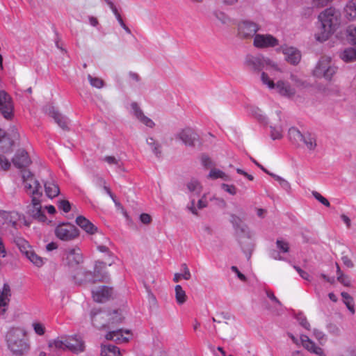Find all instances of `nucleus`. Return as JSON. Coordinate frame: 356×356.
I'll return each instance as SVG.
<instances>
[{
  "label": "nucleus",
  "instance_id": "f257e3e1",
  "mask_svg": "<svg viewBox=\"0 0 356 356\" xmlns=\"http://www.w3.org/2000/svg\"><path fill=\"white\" fill-rule=\"evenodd\" d=\"M261 80L268 88L275 90L280 95L286 98L293 97L298 90L307 86V83L296 74H291L289 80L280 79L275 83L266 72H263L261 74Z\"/></svg>",
  "mask_w": 356,
  "mask_h": 356
},
{
  "label": "nucleus",
  "instance_id": "f03ea898",
  "mask_svg": "<svg viewBox=\"0 0 356 356\" xmlns=\"http://www.w3.org/2000/svg\"><path fill=\"white\" fill-rule=\"evenodd\" d=\"M340 25V13L333 8L322 11L318 16L317 29L314 33L316 41L327 40Z\"/></svg>",
  "mask_w": 356,
  "mask_h": 356
},
{
  "label": "nucleus",
  "instance_id": "7ed1b4c3",
  "mask_svg": "<svg viewBox=\"0 0 356 356\" xmlns=\"http://www.w3.org/2000/svg\"><path fill=\"white\" fill-rule=\"evenodd\" d=\"M24 337L25 332L19 328H13L8 332V347L15 355H22L29 350L30 345Z\"/></svg>",
  "mask_w": 356,
  "mask_h": 356
},
{
  "label": "nucleus",
  "instance_id": "20e7f679",
  "mask_svg": "<svg viewBox=\"0 0 356 356\" xmlns=\"http://www.w3.org/2000/svg\"><path fill=\"white\" fill-rule=\"evenodd\" d=\"M290 140L298 147L306 149L309 153H314L317 148V141L315 135L309 133H301L298 129L291 127L288 132Z\"/></svg>",
  "mask_w": 356,
  "mask_h": 356
},
{
  "label": "nucleus",
  "instance_id": "39448f33",
  "mask_svg": "<svg viewBox=\"0 0 356 356\" xmlns=\"http://www.w3.org/2000/svg\"><path fill=\"white\" fill-rule=\"evenodd\" d=\"M245 65L250 70L254 71H261L265 70L271 74L273 72H282L277 63L269 58L264 56H248L245 60Z\"/></svg>",
  "mask_w": 356,
  "mask_h": 356
},
{
  "label": "nucleus",
  "instance_id": "423d86ee",
  "mask_svg": "<svg viewBox=\"0 0 356 356\" xmlns=\"http://www.w3.org/2000/svg\"><path fill=\"white\" fill-rule=\"evenodd\" d=\"M21 177L23 189L28 195L31 197L42 195V186L31 172L22 170Z\"/></svg>",
  "mask_w": 356,
  "mask_h": 356
},
{
  "label": "nucleus",
  "instance_id": "0eeeda50",
  "mask_svg": "<svg viewBox=\"0 0 356 356\" xmlns=\"http://www.w3.org/2000/svg\"><path fill=\"white\" fill-rule=\"evenodd\" d=\"M337 72V67L332 61L330 56H322L318 61L313 70V75L318 78H325L326 80H330L333 75Z\"/></svg>",
  "mask_w": 356,
  "mask_h": 356
},
{
  "label": "nucleus",
  "instance_id": "6e6552de",
  "mask_svg": "<svg viewBox=\"0 0 356 356\" xmlns=\"http://www.w3.org/2000/svg\"><path fill=\"white\" fill-rule=\"evenodd\" d=\"M105 264L101 261H97L95 266L94 272L83 271L78 275L83 276V279H80L81 282L86 283H95L97 281H105L108 279V273L104 270ZM79 280V278H77Z\"/></svg>",
  "mask_w": 356,
  "mask_h": 356
},
{
  "label": "nucleus",
  "instance_id": "1a4fd4ad",
  "mask_svg": "<svg viewBox=\"0 0 356 356\" xmlns=\"http://www.w3.org/2000/svg\"><path fill=\"white\" fill-rule=\"evenodd\" d=\"M236 229L238 234V241L243 252L250 253L254 247V233L243 224L238 225Z\"/></svg>",
  "mask_w": 356,
  "mask_h": 356
},
{
  "label": "nucleus",
  "instance_id": "9d476101",
  "mask_svg": "<svg viewBox=\"0 0 356 356\" xmlns=\"http://www.w3.org/2000/svg\"><path fill=\"white\" fill-rule=\"evenodd\" d=\"M76 223L92 238L100 237L102 242L108 241V238L100 231L97 226L83 216H79L76 218Z\"/></svg>",
  "mask_w": 356,
  "mask_h": 356
},
{
  "label": "nucleus",
  "instance_id": "9b49d317",
  "mask_svg": "<svg viewBox=\"0 0 356 356\" xmlns=\"http://www.w3.org/2000/svg\"><path fill=\"white\" fill-rule=\"evenodd\" d=\"M56 237L62 241H68L77 238L79 235L78 229L72 224H59L55 229Z\"/></svg>",
  "mask_w": 356,
  "mask_h": 356
},
{
  "label": "nucleus",
  "instance_id": "f8f14e48",
  "mask_svg": "<svg viewBox=\"0 0 356 356\" xmlns=\"http://www.w3.org/2000/svg\"><path fill=\"white\" fill-rule=\"evenodd\" d=\"M259 30V24L250 20L241 21L237 26L238 35L241 38L254 37Z\"/></svg>",
  "mask_w": 356,
  "mask_h": 356
},
{
  "label": "nucleus",
  "instance_id": "ddd939ff",
  "mask_svg": "<svg viewBox=\"0 0 356 356\" xmlns=\"http://www.w3.org/2000/svg\"><path fill=\"white\" fill-rule=\"evenodd\" d=\"M253 44L258 49H268L278 46L280 42L271 34H256L254 37Z\"/></svg>",
  "mask_w": 356,
  "mask_h": 356
},
{
  "label": "nucleus",
  "instance_id": "4468645a",
  "mask_svg": "<svg viewBox=\"0 0 356 356\" xmlns=\"http://www.w3.org/2000/svg\"><path fill=\"white\" fill-rule=\"evenodd\" d=\"M187 193L191 198V206L189 210L194 214H197V208L195 204L194 197L199 196L202 191V186L200 182L196 179H191L186 184Z\"/></svg>",
  "mask_w": 356,
  "mask_h": 356
},
{
  "label": "nucleus",
  "instance_id": "2eb2a0df",
  "mask_svg": "<svg viewBox=\"0 0 356 356\" xmlns=\"http://www.w3.org/2000/svg\"><path fill=\"white\" fill-rule=\"evenodd\" d=\"M14 106L10 95L3 90L0 91V113L7 120L13 116Z\"/></svg>",
  "mask_w": 356,
  "mask_h": 356
},
{
  "label": "nucleus",
  "instance_id": "dca6fc26",
  "mask_svg": "<svg viewBox=\"0 0 356 356\" xmlns=\"http://www.w3.org/2000/svg\"><path fill=\"white\" fill-rule=\"evenodd\" d=\"M42 196L31 197V203L27 206L28 213L33 218L40 221H44L46 219L43 213L40 198Z\"/></svg>",
  "mask_w": 356,
  "mask_h": 356
},
{
  "label": "nucleus",
  "instance_id": "f3484780",
  "mask_svg": "<svg viewBox=\"0 0 356 356\" xmlns=\"http://www.w3.org/2000/svg\"><path fill=\"white\" fill-rule=\"evenodd\" d=\"M280 51L284 54L286 60L291 64L296 65L301 59L300 52L295 47L284 45L280 48Z\"/></svg>",
  "mask_w": 356,
  "mask_h": 356
},
{
  "label": "nucleus",
  "instance_id": "a211bd4d",
  "mask_svg": "<svg viewBox=\"0 0 356 356\" xmlns=\"http://www.w3.org/2000/svg\"><path fill=\"white\" fill-rule=\"evenodd\" d=\"M132 337L131 332L128 330H118L109 332L106 335L107 340L114 341L116 343H122L127 342Z\"/></svg>",
  "mask_w": 356,
  "mask_h": 356
},
{
  "label": "nucleus",
  "instance_id": "6ab92c4d",
  "mask_svg": "<svg viewBox=\"0 0 356 356\" xmlns=\"http://www.w3.org/2000/svg\"><path fill=\"white\" fill-rule=\"evenodd\" d=\"M176 138L181 140L186 145L192 146L197 139V135L192 129L185 128L177 134Z\"/></svg>",
  "mask_w": 356,
  "mask_h": 356
},
{
  "label": "nucleus",
  "instance_id": "aec40b11",
  "mask_svg": "<svg viewBox=\"0 0 356 356\" xmlns=\"http://www.w3.org/2000/svg\"><path fill=\"white\" fill-rule=\"evenodd\" d=\"M300 341L303 347L309 352L318 356H326L324 350L322 348L316 346V343L312 341L307 335H301Z\"/></svg>",
  "mask_w": 356,
  "mask_h": 356
},
{
  "label": "nucleus",
  "instance_id": "412c9836",
  "mask_svg": "<svg viewBox=\"0 0 356 356\" xmlns=\"http://www.w3.org/2000/svg\"><path fill=\"white\" fill-rule=\"evenodd\" d=\"M131 112L134 115V116L140 121L142 124L145 125L149 128H154L155 126V123L154 121L149 118L147 117L144 115L143 111L140 109L138 104L135 102L131 104Z\"/></svg>",
  "mask_w": 356,
  "mask_h": 356
},
{
  "label": "nucleus",
  "instance_id": "4be33fe9",
  "mask_svg": "<svg viewBox=\"0 0 356 356\" xmlns=\"http://www.w3.org/2000/svg\"><path fill=\"white\" fill-rule=\"evenodd\" d=\"M67 349L79 353L84 350V343L80 336L74 335L67 337Z\"/></svg>",
  "mask_w": 356,
  "mask_h": 356
},
{
  "label": "nucleus",
  "instance_id": "5701e85b",
  "mask_svg": "<svg viewBox=\"0 0 356 356\" xmlns=\"http://www.w3.org/2000/svg\"><path fill=\"white\" fill-rule=\"evenodd\" d=\"M65 259L70 266L81 264L83 261V255L81 250L76 247L67 250L65 252Z\"/></svg>",
  "mask_w": 356,
  "mask_h": 356
},
{
  "label": "nucleus",
  "instance_id": "b1692460",
  "mask_svg": "<svg viewBox=\"0 0 356 356\" xmlns=\"http://www.w3.org/2000/svg\"><path fill=\"white\" fill-rule=\"evenodd\" d=\"M11 290L9 284H4L0 290V312L3 314L6 312L10 300Z\"/></svg>",
  "mask_w": 356,
  "mask_h": 356
},
{
  "label": "nucleus",
  "instance_id": "393cba45",
  "mask_svg": "<svg viewBox=\"0 0 356 356\" xmlns=\"http://www.w3.org/2000/svg\"><path fill=\"white\" fill-rule=\"evenodd\" d=\"M14 165L19 169L28 167L31 163V160L27 152L24 149L19 150L13 159Z\"/></svg>",
  "mask_w": 356,
  "mask_h": 356
},
{
  "label": "nucleus",
  "instance_id": "a878e982",
  "mask_svg": "<svg viewBox=\"0 0 356 356\" xmlns=\"http://www.w3.org/2000/svg\"><path fill=\"white\" fill-rule=\"evenodd\" d=\"M92 293L94 300L98 302H102L107 300L112 293L111 289L104 286L93 289Z\"/></svg>",
  "mask_w": 356,
  "mask_h": 356
},
{
  "label": "nucleus",
  "instance_id": "bb28decb",
  "mask_svg": "<svg viewBox=\"0 0 356 356\" xmlns=\"http://www.w3.org/2000/svg\"><path fill=\"white\" fill-rule=\"evenodd\" d=\"M46 112L52 117L56 122L63 129L67 127V119L59 113L54 106H49L46 108Z\"/></svg>",
  "mask_w": 356,
  "mask_h": 356
},
{
  "label": "nucleus",
  "instance_id": "cd10ccee",
  "mask_svg": "<svg viewBox=\"0 0 356 356\" xmlns=\"http://www.w3.org/2000/svg\"><path fill=\"white\" fill-rule=\"evenodd\" d=\"M46 195L52 199L58 195L60 189L54 180L46 181L44 184Z\"/></svg>",
  "mask_w": 356,
  "mask_h": 356
},
{
  "label": "nucleus",
  "instance_id": "c85d7f7f",
  "mask_svg": "<svg viewBox=\"0 0 356 356\" xmlns=\"http://www.w3.org/2000/svg\"><path fill=\"white\" fill-rule=\"evenodd\" d=\"M0 216L3 219L4 223L11 225L12 226H15L20 219L19 214L16 211H1Z\"/></svg>",
  "mask_w": 356,
  "mask_h": 356
},
{
  "label": "nucleus",
  "instance_id": "c756f323",
  "mask_svg": "<svg viewBox=\"0 0 356 356\" xmlns=\"http://www.w3.org/2000/svg\"><path fill=\"white\" fill-rule=\"evenodd\" d=\"M106 316H107L106 312H102L100 309H94L90 314L92 324L97 327H104L105 324L104 322H102V319L104 318Z\"/></svg>",
  "mask_w": 356,
  "mask_h": 356
},
{
  "label": "nucleus",
  "instance_id": "7c9ffc66",
  "mask_svg": "<svg viewBox=\"0 0 356 356\" xmlns=\"http://www.w3.org/2000/svg\"><path fill=\"white\" fill-rule=\"evenodd\" d=\"M13 144V141L6 136L4 131L0 129V149L3 150V154H8L10 153Z\"/></svg>",
  "mask_w": 356,
  "mask_h": 356
},
{
  "label": "nucleus",
  "instance_id": "2f4dec72",
  "mask_svg": "<svg viewBox=\"0 0 356 356\" xmlns=\"http://www.w3.org/2000/svg\"><path fill=\"white\" fill-rule=\"evenodd\" d=\"M344 15L348 20L356 19V0H350L344 8Z\"/></svg>",
  "mask_w": 356,
  "mask_h": 356
},
{
  "label": "nucleus",
  "instance_id": "473e14b6",
  "mask_svg": "<svg viewBox=\"0 0 356 356\" xmlns=\"http://www.w3.org/2000/svg\"><path fill=\"white\" fill-rule=\"evenodd\" d=\"M340 58L346 63L356 60V49L349 47L345 49L340 54Z\"/></svg>",
  "mask_w": 356,
  "mask_h": 356
},
{
  "label": "nucleus",
  "instance_id": "72a5a7b5",
  "mask_svg": "<svg viewBox=\"0 0 356 356\" xmlns=\"http://www.w3.org/2000/svg\"><path fill=\"white\" fill-rule=\"evenodd\" d=\"M283 126L280 122L277 123H271L270 136L273 140L280 139L282 137Z\"/></svg>",
  "mask_w": 356,
  "mask_h": 356
},
{
  "label": "nucleus",
  "instance_id": "f704fd0d",
  "mask_svg": "<svg viewBox=\"0 0 356 356\" xmlns=\"http://www.w3.org/2000/svg\"><path fill=\"white\" fill-rule=\"evenodd\" d=\"M102 356H121L120 349L113 345H104L102 346Z\"/></svg>",
  "mask_w": 356,
  "mask_h": 356
},
{
  "label": "nucleus",
  "instance_id": "c9c22d12",
  "mask_svg": "<svg viewBox=\"0 0 356 356\" xmlns=\"http://www.w3.org/2000/svg\"><path fill=\"white\" fill-rule=\"evenodd\" d=\"M307 3L311 5V8H308L305 15H310L312 13V8H319L325 6L331 1L330 0H307Z\"/></svg>",
  "mask_w": 356,
  "mask_h": 356
},
{
  "label": "nucleus",
  "instance_id": "e433bc0d",
  "mask_svg": "<svg viewBox=\"0 0 356 356\" xmlns=\"http://www.w3.org/2000/svg\"><path fill=\"white\" fill-rule=\"evenodd\" d=\"M175 300L178 305L184 304L187 300V296L181 285H176L175 287Z\"/></svg>",
  "mask_w": 356,
  "mask_h": 356
},
{
  "label": "nucleus",
  "instance_id": "4c0bfd02",
  "mask_svg": "<svg viewBox=\"0 0 356 356\" xmlns=\"http://www.w3.org/2000/svg\"><path fill=\"white\" fill-rule=\"evenodd\" d=\"M49 347L51 348V349L56 350L67 349V337H61L54 340L49 341Z\"/></svg>",
  "mask_w": 356,
  "mask_h": 356
},
{
  "label": "nucleus",
  "instance_id": "58836bf2",
  "mask_svg": "<svg viewBox=\"0 0 356 356\" xmlns=\"http://www.w3.org/2000/svg\"><path fill=\"white\" fill-rule=\"evenodd\" d=\"M181 269L183 270L182 273H175L174 275L173 281L175 282H178L181 279H184L185 280H188L191 277V272L186 264H183L181 265Z\"/></svg>",
  "mask_w": 356,
  "mask_h": 356
},
{
  "label": "nucleus",
  "instance_id": "ea45409f",
  "mask_svg": "<svg viewBox=\"0 0 356 356\" xmlns=\"http://www.w3.org/2000/svg\"><path fill=\"white\" fill-rule=\"evenodd\" d=\"M26 257L34 265L40 267L44 264V260L42 257L37 255L32 250L29 252H26Z\"/></svg>",
  "mask_w": 356,
  "mask_h": 356
},
{
  "label": "nucleus",
  "instance_id": "a19ab883",
  "mask_svg": "<svg viewBox=\"0 0 356 356\" xmlns=\"http://www.w3.org/2000/svg\"><path fill=\"white\" fill-rule=\"evenodd\" d=\"M341 296L343 298V302L346 305L348 309L351 312V314H354L355 311L354 308L353 298L346 292H342Z\"/></svg>",
  "mask_w": 356,
  "mask_h": 356
},
{
  "label": "nucleus",
  "instance_id": "79ce46f5",
  "mask_svg": "<svg viewBox=\"0 0 356 356\" xmlns=\"http://www.w3.org/2000/svg\"><path fill=\"white\" fill-rule=\"evenodd\" d=\"M271 177H273L280 184V186L286 192L291 191V184L290 183L284 179L283 177L278 176L277 175H275L273 173L270 174Z\"/></svg>",
  "mask_w": 356,
  "mask_h": 356
},
{
  "label": "nucleus",
  "instance_id": "37998d69",
  "mask_svg": "<svg viewBox=\"0 0 356 356\" xmlns=\"http://www.w3.org/2000/svg\"><path fill=\"white\" fill-rule=\"evenodd\" d=\"M337 280L340 283H341L343 285H344L346 286H350V284H351L350 278L348 276H347L341 273L338 264H337Z\"/></svg>",
  "mask_w": 356,
  "mask_h": 356
},
{
  "label": "nucleus",
  "instance_id": "c03bdc74",
  "mask_svg": "<svg viewBox=\"0 0 356 356\" xmlns=\"http://www.w3.org/2000/svg\"><path fill=\"white\" fill-rule=\"evenodd\" d=\"M208 177L212 179H216L218 178L222 179L224 180L227 179V176L225 175V173L221 171L220 170L216 168H212L210 170Z\"/></svg>",
  "mask_w": 356,
  "mask_h": 356
},
{
  "label": "nucleus",
  "instance_id": "a18cd8bd",
  "mask_svg": "<svg viewBox=\"0 0 356 356\" xmlns=\"http://www.w3.org/2000/svg\"><path fill=\"white\" fill-rule=\"evenodd\" d=\"M147 144L156 155H159L161 153L160 145L153 138L149 137L147 138Z\"/></svg>",
  "mask_w": 356,
  "mask_h": 356
},
{
  "label": "nucleus",
  "instance_id": "49530a36",
  "mask_svg": "<svg viewBox=\"0 0 356 356\" xmlns=\"http://www.w3.org/2000/svg\"><path fill=\"white\" fill-rule=\"evenodd\" d=\"M92 240L97 244V250L101 252H108V248L106 244L108 243L109 240L107 242L103 243L102 239L100 237L92 238Z\"/></svg>",
  "mask_w": 356,
  "mask_h": 356
},
{
  "label": "nucleus",
  "instance_id": "de8ad7c7",
  "mask_svg": "<svg viewBox=\"0 0 356 356\" xmlns=\"http://www.w3.org/2000/svg\"><path fill=\"white\" fill-rule=\"evenodd\" d=\"M16 243L19 247L20 251L26 255V252H29L31 250L28 242L23 238H19L17 240Z\"/></svg>",
  "mask_w": 356,
  "mask_h": 356
},
{
  "label": "nucleus",
  "instance_id": "09e8293b",
  "mask_svg": "<svg viewBox=\"0 0 356 356\" xmlns=\"http://www.w3.org/2000/svg\"><path fill=\"white\" fill-rule=\"evenodd\" d=\"M348 40L353 44L356 45V26H349L346 30Z\"/></svg>",
  "mask_w": 356,
  "mask_h": 356
},
{
  "label": "nucleus",
  "instance_id": "8fccbe9b",
  "mask_svg": "<svg viewBox=\"0 0 356 356\" xmlns=\"http://www.w3.org/2000/svg\"><path fill=\"white\" fill-rule=\"evenodd\" d=\"M104 161L110 165H114L117 168H121L122 162L120 159H117L112 156H106L104 158Z\"/></svg>",
  "mask_w": 356,
  "mask_h": 356
},
{
  "label": "nucleus",
  "instance_id": "3c124183",
  "mask_svg": "<svg viewBox=\"0 0 356 356\" xmlns=\"http://www.w3.org/2000/svg\"><path fill=\"white\" fill-rule=\"evenodd\" d=\"M88 81L90 83V85L92 87L97 88H102L104 86V81L98 78V77H93L91 75L88 76Z\"/></svg>",
  "mask_w": 356,
  "mask_h": 356
},
{
  "label": "nucleus",
  "instance_id": "603ef678",
  "mask_svg": "<svg viewBox=\"0 0 356 356\" xmlns=\"http://www.w3.org/2000/svg\"><path fill=\"white\" fill-rule=\"evenodd\" d=\"M277 248L281 252H288L289 250V245L287 241L283 239H278L276 242Z\"/></svg>",
  "mask_w": 356,
  "mask_h": 356
},
{
  "label": "nucleus",
  "instance_id": "864d4df0",
  "mask_svg": "<svg viewBox=\"0 0 356 356\" xmlns=\"http://www.w3.org/2000/svg\"><path fill=\"white\" fill-rule=\"evenodd\" d=\"M32 327L35 331V332L40 336H42L45 333V327L44 325L39 322H33L32 324Z\"/></svg>",
  "mask_w": 356,
  "mask_h": 356
},
{
  "label": "nucleus",
  "instance_id": "5fc2aeb1",
  "mask_svg": "<svg viewBox=\"0 0 356 356\" xmlns=\"http://www.w3.org/2000/svg\"><path fill=\"white\" fill-rule=\"evenodd\" d=\"M312 194L316 200H318L319 202H321L324 206H325L327 207H329L330 206L329 201L325 197H324L321 194H320L318 192L312 191Z\"/></svg>",
  "mask_w": 356,
  "mask_h": 356
},
{
  "label": "nucleus",
  "instance_id": "6e6d98bb",
  "mask_svg": "<svg viewBox=\"0 0 356 356\" xmlns=\"http://www.w3.org/2000/svg\"><path fill=\"white\" fill-rule=\"evenodd\" d=\"M58 207L65 213H67L71 209V204L69 201L66 200H61L58 202Z\"/></svg>",
  "mask_w": 356,
  "mask_h": 356
},
{
  "label": "nucleus",
  "instance_id": "4d7b16f0",
  "mask_svg": "<svg viewBox=\"0 0 356 356\" xmlns=\"http://www.w3.org/2000/svg\"><path fill=\"white\" fill-rule=\"evenodd\" d=\"M313 336L315 337L316 340L319 342L320 344L323 345L326 341V338L325 334L318 330L314 329L313 330Z\"/></svg>",
  "mask_w": 356,
  "mask_h": 356
},
{
  "label": "nucleus",
  "instance_id": "13d9d810",
  "mask_svg": "<svg viewBox=\"0 0 356 356\" xmlns=\"http://www.w3.org/2000/svg\"><path fill=\"white\" fill-rule=\"evenodd\" d=\"M251 113L259 121L264 122L265 116L263 115L261 111L257 107L251 108Z\"/></svg>",
  "mask_w": 356,
  "mask_h": 356
},
{
  "label": "nucleus",
  "instance_id": "bf43d9fd",
  "mask_svg": "<svg viewBox=\"0 0 356 356\" xmlns=\"http://www.w3.org/2000/svg\"><path fill=\"white\" fill-rule=\"evenodd\" d=\"M0 166L3 170H7L10 168V163L6 155H0Z\"/></svg>",
  "mask_w": 356,
  "mask_h": 356
},
{
  "label": "nucleus",
  "instance_id": "052dcab7",
  "mask_svg": "<svg viewBox=\"0 0 356 356\" xmlns=\"http://www.w3.org/2000/svg\"><path fill=\"white\" fill-rule=\"evenodd\" d=\"M99 181H100V184H102L103 186V188L104 190L105 191V192L111 197V199L113 200V201L114 202V203L118 205V202H117V200H115V197L114 196V195L111 193L110 188L106 186V181L102 179H99Z\"/></svg>",
  "mask_w": 356,
  "mask_h": 356
},
{
  "label": "nucleus",
  "instance_id": "680f3d73",
  "mask_svg": "<svg viewBox=\"0 0 356 356\" xmlns=\"http://www.w3.org/2000/svg\"><path fill=\"white\" fill-rule=\"evenodd\" d=\"M221 187L225 191L230 195H234L236 193L237 189L234 185L222 184Z\"/></svg>",
  "mask_w": 356,
  "mask_h": 356
},
{
  "label": "nucleus",
  "instance_id": "e2e57ef3",
  "mask_svg": "<svg viewBox=\"0 0 356 356\" xmlns=\"http://www.w3.org/2000/svg\"><path fill=\"white\" fill-rule=\"evenodd\" d=\"M208 205L207 194H204L197 201V207L199 209H203Z\"/></svg>",
  "mask_w": 356,
  "mask_h": 356
},
{
  "label": "nucleus",
  "instance_id": "0e129e2a",
  "mask_svg": "<svg viewBox=\"0 0 356 356\" xmlns=\"http://www.w3.org/2000/svg\"><path fill=\"white\" fill-rule=\"evenodd\" d=\"M293 267L302 279L307 280V281H310V275L307 272L302 270L298 266H294Z\"/></svg>",
  "mask_w": 356,
  "mask_h": 356
},
{
  "label": "nucleus",
  "instance_id": "69168bd1",
  "mask_svg": "<svg viewBox=\"0 0 356 356\" xmlns=\"http://www.w3.org/2000/svg\"><path fill=\"white\" fill-rule=\"evenodd\" d=\"M297 320L298 321L299 323L305 327L306 330H309L310 325L309 322L307 321V318L302 316L300 315L297 317Z\"/></svg>",
  "mask_w": 356,
  "mask_h": 356
},
{
  "label": "nucleus",
  "instance_id": "338daca9",
  "mask_svg": "<svg viewBox=\"0 0 356 356\" xmlns=\"http://www.w3.org/2000/svg\"><path fill=\"white\" fill-rule=\"evenodd\" d=\"M231 270L232 272L235 273L237 275V277L241 280V281H245L246 280V277L245 276L242 274L238 269V268L236 266H232L231 267Z\"/></svg>",
  "mask_w": 356,
  "mask_h": 356
},
{
  "label": "nucleus",
  "instance_id": "774afa93",
  "mask_svg": "<svg viewBox=\"0 0 356 356\" xmlns=\"http://www.w3.org/2000/svg\"><path fill=\"white\" fill-rule=\"evenodd\" d=\"M202 163L207 168H209L212 166V161L211 159L207 156H203L202 157Z\"/></svg>",
  "mask_w": 356,
  "mask_h": 356
}]
</instances>
